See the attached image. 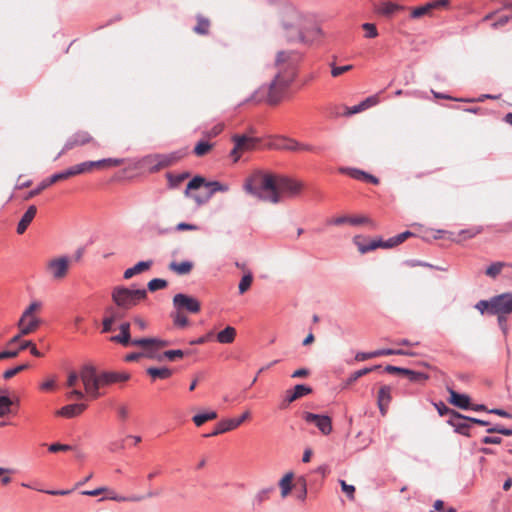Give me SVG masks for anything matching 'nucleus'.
Instances as JSON below:
<instances>
[{"label": "nucleus", "mask_w": 512, "mask_h": 512, "mask_svg": "<svg viewBox=\"0 0 512 512\" xmlns=\"http://www.w3.org/2000/svg\"><path fill=\"white\" fill-rule=\"evenodd\" d=\"M300 59V55L292 50L279 51L276 55L275 65L279 72L275 75L268 88L261 87L255 91L247 100L258 102L261 100L260 93H267V101L270 104H277L283 98L284 92L294 79V68Z\"/></svg>", "instance_id": "f257e3e1"}, {"label": "nucleus", "mask_w": 512, "mask_h": 512, "mask_svg": "<svg viewBox=\"0 0 512 512\" xmlns=\"http://www.w3.org/2000/svg\"><path fill=\"white\" fill-rule=\"evenodd\" d=\"M275 180L276 174L256 169L245 179L243 190L259 201L278 204L279 195L276 190Z\"/></svg>", "instance_id": "f03ea898"}, {"label": "nucleus", "mask_w": 512, "mask_h": 512, "mask_svg": "<svg viewBox=\"0 0 512 512\" xmlns=\"http://www.w3.org/2000/svg\"><path fill=\"white\" fill-rule=\"evenodd\" d=\"M290 21L285 22V27L298 25L294 34L289 35L292 40H299L304 44L318 43L324 36L322 29L313 22L311 16L305 15L298 10L289 12Z\"/></svg>", "instance_id": "7ed1b4c3"}, {"label": "nucleus", "mask_w": 512, "mask_h": 512, "mask_svg": "<svg viewBox=\"0 0 512 512\" xmlns=\"http://www.w3.org/2000/svg\"><path fill=\"white\" fill-rule=\"evenodd\" d=\"M111 297L119 309L130 310L147 297V290L116 286L112 290Z\"/></svg>", "instance_id": "20e7f679"}, {"label": "nucleus", "mask_w": 512, "mask_h": 512, "mask_svg": "<svg viewBox=\"0 0 512 512\" xmlns=\"http://www.w3.org/2000/svg\"><path fill=\"white\" fill-rule=\"evenodd\" d=\"M181 157L182 153L179 151L169 154H149L138 161V167L141 169H147L149 172L154 173L163 168L169 167Z\"/></svg>", "instance_id": "39448f33"}, {"label": "nucleus", "mask_w": 512, "mask_h": 512, "mask_svg": "<svg viewBox=\"0 0 512 512\" xmlns=\"http://www.w3.org/2000/svg\"><path fill=\"white\" fill-rule=\"evenodd\" d=\"M80 379L83 382L85 391L92 398H98L101 395L99 392V388L102 385L101 374L97 375L96 370L93 366H83L80 371Z\"/></svg>", "instance_id": "423d86ee"}, {"label": "nucleus", "mask_w": 512, "mask_h": 512, "mask_svg": "<svg viewBox=\"0 0 512 512\" xmlns=\"http://www.w3.org/2000/svg\"><path fill=\"white\" fill-rule=\"evenodd\" d=\"M276 190L279 195V203L283 201L285 196L295 197L300 194L303 184L295 179L287 176L276 174Z\"/></svg>", "instance_id": "0eeeda50"}, {"label": "nucleus", "mask_w": 512, "mask_h": 512, "mask_svg": "<svg viewBox=\"0 0 512 512\" xmlns=\"http://www.w3.org/2000/svg\"><path fill=\"white\" fill-rule=\"evenodd\" d=\"M231 139L234 143V148L231 150L230 156L234 163L239 161L241 153L254 150L260 142L259 138L245 134H234Z\"/></svg>", "instance_id": "6e6552de"}, {"label": "nucleus", "mask_w": 512, "mask_h": 512, "mask_svg": "<svg viewBox=\"0 0 512 512\" xmlns=\"http://www.w3.org/2000/svg\"><path fill=\"white\" fill-rule=\"evenodd\" d=\"M70 258L67 255L53 257L46 263V271L54 280L64 279L70 269Z\"/></svg>", "instance_id": "1a4fd4ad"}, {"label": "nucleus", "mask_w": 512, "mask_h": 512, "mask_svg": "<svg viewBox=\"0 0 512 512\" xmlns=\"http://www.w3.org/2000/svg\"><path fill=\"white\" fill-rule=\"evenodd\" d=\"M173 306L178 311L198 313L201 309L200 302L187 294L178 293L173 297Z\"/></svg>", "instance_id": "9d476101"}, {"label": "nucleus", "mask_w": 512, "mask_h": 512, "mask_svg": "<svg viewBox=\"0 0 512 512\" xmlns=\"http://www.w3.org/2000/svg\"><path fill=\"white\" fill-rule=\"evenodd\" d=\"M512 313V293H502L492 297L491 315H508Z\"/></svg>", "instance_id": "9b49d317"}, {"label": "nucleus", "mask_w": 512, "mask_h": 512, "mask_svg": "<svg viewBox=\"0 0 512 512\" xmlns=\"http://www.w3.org/2000/svg\"><path fill=\"white\" fill-rule=\"evenodd\" d=\"M303 419L309 424H314L324 435H328L332 432L331 418L327 415L304 412Z\"/></svg>", "instance_id": "f8f14e48"}, {"label": "nucleus", "mask_w": 512, "mask_h": 512, "mask_svg": "<svg viewBox=\"0 0 512 512\" xmlns=\"http://www.w3.org/2000/svg\"><path fill=\"white\" fill-rule=\"evenodd\" d=\"M447 423L454 428L455 432L464 436H470V417L464 416L458 412H453L452 416L447 420Z\"/></svg>", "instance_id": "ddd939ff"}, {"label": "nucleus", "mask_w": 512, "mask_h": 512, "mask_svg": "<svg viewBox=\"0 0 512 512\" xmlns=\"http://www.w3.org/2000/svg\"><path fill=\"white\" fill-rule=\"evenodd\" d=\"M377 103H378V97L376 95H373V96L367 97L366 99H364L357 105H354L352 107H345V111L343 113H340L339 111L335 110V111H332L331 114L334 117H338L340 115L352 116V115L362 112L370 107L375 106Z\"/></svg>", "instance_id": "4468645a"}, {"label": "nucleus", "mask_w": 512, "mask_h": 512, "mask_svg": "<svg viewBox=\"0 0 512 512\" xmlns=\"http://www.w3.org/2000/svg\"><path fill=\"white\" fill-rule=\"evenodd\" d=\"M312 392L311 387L304 384H297L293 389H289L285 393V397L282 401L281 407L285 408L297 399L308 395Z\"/></svg>", "instance_id": "2eb2a0df"}, {"label": "nucleus", "mask_w": 512, "mask_h": 512, "mask_svg": "<svg viewBox=\"0 0 512 512\" xmlns=\"http://www.w3.org/2000/svg\"><path fill=\"white\" fill-rule=\"evenodd\" d=\"M69 178L66 174V170L55 173L51 175L49 178L44 179L35 189L31 190L28 195L26 196V199H30L38 195L42 190L46 189L50 185L60 181L65 180Z\"/></svg>", "instance_id": "dca6fc26"}, {"label": "nucleus", "mask_w": 512, "mask_h": 512, "mask_svg": "<svg viewBox=\"0 0 512 512\" xmlns=\"http://www.w3.org/2000/svg\"><path fill=\"white\" fill-rule=\"evenodd\" d=\"M42 321L36 315H32L28 318H24L21 316L18 321L19 330H21L22 335H29L37 330V328L41 325Z\"/></svg>", "instance_id": "f3484780"}, {"label": "nucleus", "mask_w": 512, "mask_h": 512, "mask_svg": "<svg viewBox=\"0 0 512 512\" xmlns=\"http://www.w3.org/2000/svg\"><path fill=\"white\" fill-rule=\"evenodd\" d=\"M90 141H92V137L87 132H77L68 138L63 147V150L59 155L67 150H70L76 146L84 145Z\"/></svg>", "instance_id": "a211bd4d"}, {"label": "nucleus", "mask_w": 512, "mask_h": 512, "mask_svg": "<svg viewBox=\"0 0 512 512\" xmlns=\"http://www.w3.org/2000/svg\"><path fill=\"white\" fill-rule=\"evenodd\" d=\"M120 334L112 336L110 341L119 343L123 346L133 345V340H131L130 335V323L123 322L120 326Z\"/></svg>", "instance_id": "6ab92c4d"}, {"label": "nucleus", "mask_w": 512, "mask_h": 512, "mask_svg": "<svg viewBox=\"0 0 512 512\" xmlns=\"http://www.w3.org/2000/svg\"><path fill=\"white\" fill-rule=\"evenodd\" d=\"M270 147L277 150L298 151V148L301 146L300 143L294 139L279 137L271 142Z\"/></svg>", "instance_id": "aec40b11"}, {"label": "nucleus", "mask_w": 512, "mask_h": 512, "mask_svg": "<svg viewBox=\"0 0 512 512\" xmlns=\"http://www.w3.org/2000/svg\"><path fill=\"white\" fill-rule=\"evenodd\" d=\"M391 387L390 386H382L378 391V407L380 410V413L384 416L387 412V407L389 403L391 402L392 396H391Z\"/></svg>", "instance_id": "412c9836"}, {"label": "nucleus", "mask_w": 512, "mask_h": 512, "mask_svg": "<svg viewBox=\"0 0 512 512\" xmlns=\"http://www.w3.org/2000/svg\"><path fill=\"white\" fill-rule=\"evenodd\" d=\"M206 187H208L210 191L205 198H200L199 196L196 195L192 196L198 204L205 203L216 192H227L229 190V186L227 184H223L218 181L207 182Z\"/></svg>", "instance_id": "4be33fe9"}, {"label": "nucleus", "mask_w": 512, "mask_h": 512, "mask_svg": "<svg viewBox=\"0 0 512 512\" xmlns=\"http://www.w3.org/2000/svg\"><path fill=\"white\" fill-rule=\"evenodd\" d=\"M353 242L362 254L368 253L377 248H383V240L381 238L371 240L367 243H362L361 236L357 235L353 238Z\"/></svg>", "instance_id": "5701e85b"}, {"label": "nucleus", "mask_w": 512, "mask_h": 512, "mask_svg": "<svg viewBox=\"0 0 512 512\" xmlns=\"http://www.w3.org/2000/svg\"><path fill=\"white\" fill-rule=\"evenodd\" d=\"M36 213H37L36 206L31 205L28 207V209L25 211V213L21 217L20 221L18 222V225H17V233L18 234H23L26 231V229L28 228L30 223L33 221Z\"/></svg>", "instance_id": "b1692460"}, {"label": "nucleus", "mask_w": 512, "mask_h": 512, "mask_svg": "<svg viewBox=\"0 0 512 512\" xmlns=\"http://www.w3.org/2000/svg\"><path fill=\"white\" fill-rule=\"evenodd\" d=\"M448 392L450 394V403L454 406L461 409H469L470 408V398L466 394H460L453 389L449 388Z\"/></svg>", "instance_id": "393cba45"}, {"label": "nucleus", "mask_w": 512, "mask_h": 512, "mask_svg": "<svg viewBox=\"0 0 512 512\" xmlns=\"http://www.w3.org/2000/svg\"><path fill=\"white\" fill-rule=\"evenodd\" d=\"M129 374L126 372H103L101 373L102 385H108L116 382H124L129 379Z\"/></svg>", "instance_id": "a878e982"}, {"label": "nucleus", "mask_w": 512, "mask_h": 512, "mask_svg": "<svg viewBox=\"0 0 512 512\" xmlns=\"http://www.w3.org/2000/svg\"><path fill=\"white\" fill-rule=\"evenodd\" d=\"M86 407L83 403L66 405L57 411V415L72 418L82 413Z\"/></svg>", "instance_id": "bb28decb"}, {"label": "nucleus", "mask_w": 512, "mask_h": 512, "mask_svg": "<svg viewBox=\"0 0 512 512\" xmlns=\"http://www.w3.org/2000/svg\"><path fill=\"white\" fill-rule=\"evenodd\" d=\"M107 312L110 313L109 316L104 317L102 321V332L108 333L112 331V326L115 323L116 320L120 319L122 317V314L120 311L116 310L113 307L107 308Z\"/></svg>", "instance_id": "cd10ccee"}, {"label": "nucleus", "mask_w": 512, "mask_h": 512, "mask_svg": "<svg viewBox=\"0 0 512 512\" xmlns=\"http://www.w3.org/2000/svg\"><path fill=\"white\" fill-rule=\"evenodd\" d=\"M152 264H153L152 260L140 261L136 265H134L133 267L126 269L124 271L123 277H124V279H130L134 275L148 270L152 266Z\"/></svg>", "instance_id": "c85d7f7f"}, {"label": "nucleus", "mask_w": 512, "mask_h": 512, "mask_svg": "<svg viewBox=\"0 0 512 512\" xmlns=\"http://www.w3.org/2000/svg\"><path fill=\"white\" fill-rule=\"evenodd\" d=\"M93 168H96L94 161H85L66 169V174L68 175V177H71L78 174L89 172Z\"/></svg>", "instance_id": "c756f323"}, {"label": "nucleus", "mask_w": 512, "mask_h": 512, "mask_svg": "<svg viewBox=\"0 0 512 512\" xmlns=\"http://www.w3.org/2000/svg\"><path fill=\"white\" fill-rule=\"evenodd\" d=\"M404 9V6L402 5H399V4H396V3H393V2H390V1H385V2H382L378 8H377V12L381 15H384V16H387V17H390L392 16L395 12L397 11H400V10H403Z\"/></svg>", "instance_id": "7c9ffc66"}, {"label": "nucleus", "mask_w": 512, "mask_h": 512, "mask_svg": "<svg viewBox=\"0 0 512 512\" xmlns=\"http://www.w3.org/2000/svg\"><path fill=\"white\" fill-rule=\"evenodd\" d=\"M236 336V329L232 326H227L217 333V341L221 344H230L234 341Z\"/></svg>", "instance_id": "2f4dec72"}, {"label": "nucleus", "mask_w": 512, "mask_h": 512, "mask_svg": "<svg viewBox=\"0 0 512 512\" xmlns=\"http://www.w3.org/2000/svg\"><path fill=\"white\" fill-rule=\"evenodd\" d=\"M274 491H275V487L274 486H269V487H265V488L260 489L255 494V496L253 497L252 505L254 507L261 506V504L263 502H265L266 500L269 499L270 494L273 493Z\"/></svg>", "instance_id": "473e14b6"}, {"label": "nucleus", "mask_w": 512, "mask_h": 512, "mask_svg": "<svg viewBox=\"0 0 512 512\" xmlns=\"http://www.w3.org/2000/svg\"><path fill=\"white\" fill-rule=\"evenodd\" d=\"M233 429H235V426L232 419H224L217 424L216 428L211 433L206 434L205 437L217 436Z\"/></svg>", "instance_id": "72a5a7b5"}, {"label": "nucleus", "mask_w": 512, "mask_h": 512, "mask_svg": "<svg viewBox=\"0 0 512 512\" xmlns=\"http://www.w3.org/2000/svg\"><path fill=\"white\" fill-rule=\"evenodd\" d=\"M139 346L143 348V351H142L143 357L157 360V361H162V354L159 352V349L155 344L139 345Z\"/></svg>", "instance_id": "f704fd0d"}, {"label": "nucleus", "mask_w": 512, "mask_h": 512, "mask_svg": "<svg viewBox=\"0 0 512 512\" xmlns=\"http://www.w3.org/2000/svg\"><path fill=\"white\" fill-rule=\"evenodd\" d=\"M146 372L153 379H167L172 375V371L167 367H149Z\"/></svg>", "instance_id": "c9c22d12"}, {"label": "nucleus", "mask_w": 512, "mask_h": 512, "mask_svg": "<svg viewBox=\"0 0 512 512\" xmlns=\"http://www.w3.org/2000/svg\"><path fill=\"white\" fill-rule=\"evenodd\" d=\"M193 264L190 261H182V262H171L169 264V268L176 272L179 275L188 274L192 270Z\"/></svg>", "instance_id": "e433bc0d"}, {"label": "nucleus", "mask_w": 512, "mask_h": 512, "mask_svg": "<svg viewBox=\"0 0 512 512\" xmlns=\"http://www.w3.org/2000/svg\"><path fill=\"white\" fill-rule=\"evenodd\" d=\"M292 479H293V473L289 472L285 474L279 481V487L281 489V496L285 498L292 489Z\"/></svg>", "instance_id": "4c0bfd02"}, {"label": "nucleus", "mask_w": 512, "mask_h": 512, "mask_svg": "<svg viewBox=\"0 0 512 512\" xmlns=\"http://www.w3.org/2000/svg\"><path fill=\"white\" fill-rule=\"evenodd\" d=\"M148 344H155L158 349L162 347H166L169 345V342L166 340H162L159 338H139L133 340V345H148Z\"/></svg>", "instance_id": "58836bf2"}, {"label": "nucleus", "mask_w": 512, "mask_h": 512, "mask_svg": "<svg viewBox=\"0 0 512 512\" xmlns=\"http://www.w3.org/2000/svg\"><path fill=\"white\" fill-rule=\"evenodd\" d=\"M381 366L380 365H374L372 367H365L363 369H360V370H357L355 372H353L347 379L346 381V385H351L352 383H354L357 379H359L360 377L374 371V370H377L379 369Z\"/></svg>", "instance_id": "ea45409f"}, {"label": "nucleus", "mask_w": 512, "mask_h": 512, "mask_svg": "<svg viewBox=\"0 0 512 512\" xmlns=\"http://www.w3.org/2000/svg\"><path fill=\"white\" fill-rule=\"evenodd\" d=\"M217 418V413L215 411H210L206 413H200L193 416V422L196 426L203 425L206 421L213 420Z\"/></svg>", "instance_id": "a19ab883"}, {"label": "nucleus", "mask_w": 512, "mask_h": 512, "mask_svg": "<svg viewBox=\"0 0 512 512\" xmlns=\"http://www.w3.org/2000/svg\"><path fill=\"white\" fill-rule=\"evenodd\" d=\"M209 26H210V22L208 19H206L202 16H198L197 17V25L194 27V31L197 34L205 35L208 33Z\"/></svg>", "instance_id": "79ce46f5"}, {"label": "nucleus", "mask_w": 512, "mask_h": 512, "mask_svg": "<svg viewBox=\"0 0 512 512\" xmlns=\"http://www.w3.org/2000/svg\"><path fill=\"white\" fill-rule=\"evenodd\" d=\"M339 171L343 174L349 175L350 177H352L356 180H362V181H363L365 173H366L365 171H362L360 169L350 168V167H341L339 169Z\"/></svg>", "instance_id": "37998d69"}, {"label": "nucleus", "mask_w": 512, "mask_h": 512, "mask_svg": "<svg viewBox=\"0 0 512 512\" xmlns=\"http://www.w3.org/2000/svg\"><path fill=\"white\" fill-rule=\"evenodd\" d=\"M13 401L6 395L0 396V417H4L11 411Z\"/></svg>", "instance_id": "c03bdc74"}, {"label": "nucleus", "mask_w": 512, "mask_h": 512, "mask_svg": "<svg viewBox=\"0 0 512 512\" xmlns=\"http://www.w3.org/2000/svg\"><path fill=\"white\" fill-rule=\"evenodd\" d=\"M505 265L506 263L504 262H494L489 267H487L485 273L487 276L491 278H496L500 274Z\"/></svg>", "instance_id": "a18cd8bd"}, {"label": "nucleus", "mask_w": 512, "mask_h": 512, "mask_svg": "<svg viewBox=\"0 0 512 512\" xmlns=\"http://www.w3.org/2000/svg\"><path fill=\"white\" fill-rule=\"evenodd\" d=\"M376 354H377V357L388 356V355H404V356L412 355V353H410L409 351L403 350V349H390V348L376 350Z\"/></svg>", "instance_id": "49530a36"}, {"label": "nucleus", "mask_w": 512, "mask_h": 512, "mask_svg": "<svg viewBox=\"0 0 512 512\" xmlns=\"http://www.w3.org/2000/svg\"><path fill=\"white\" fill-rule=\"evenodd\" d=\"M253 281V276L251 272L246 273L240 280L238 289L239 293L243 294L245 293L251 286Z\"/></svg>", "instance_id": "de8ad7c7"}, {"label": "nucleus", "mask_w": 512, "mask_h": 512, "mask_svg": "<svg viewBox=\"0 0 512 512\" xmlns=\"http://www.w3.org/2000/svg\"><path fill=\"white\" fill-rule=\"evenodd\" d=\"M475 309H477L482 315L485 313H488L491 315L492 311V297L489 300H480L478 301L475 306Z\"/></svg>", "instance_id": "09e8293b"}, {"label": "nucleus", "mask_w": 512, "mask_h": 512, "mask_svg": "<svg viewBox=\"0 0 512 512\" xmlns=\"http://www.w3.org/2000/svg\"><path fill=\"white\" fill-rule=\"evenodd\" d=\"M206 181L201 176H195L192 180L189 181L187 188H186V194L189 195L190 190H196L199 189L202 186H206Z\"/></svg>", "instance_id": "8fccbe9b"}, {"label": "nucleus", "mask_w": 512, "mask_h": 512, "mask_svg": "<svg viewBox=\"0 0 512 512\" xmlns=\"http://www.w3.org/2000/svg\"><path fill=\"white\" fill-rule=\"evenodd\" d=\"M94 164L96 167H103V166H120L123 164V159L119 158H105L101 160L94 161Z\"/></svg>", "instance_id": "3c124183"}, {"label": "nucleus", "mask_w": 512, "mask_h": 512, "mask_svg": "<svg viewBox=\"0 0 512 512\" xmlns=\"http://www.w3.org/2000/svg\"><path fill=\"white\" fill-rule=\"evenodd\" d=\"M291 10H295V9H294V8H290V9H288V10L286 11L285 19H284V21H283V29H284V32H285V37L287 38V40H288V41H290V42H299V40H292V39H290V37H289V35H291V34H294V33H295L296 28L298 27V25H295V24H294L292 27H289V28H286V27H285V22H287V21H290V20H291V19H290V16H289V12H290Z\"/></svg>", "instance_id": "603ef678"}, {"label": "nucleus", "mask_w": 512, "mask_h": 512, "mask_svg": "<svg viewBox=\"0 0 512 512\" xmlns=\"http://www.w3.org/2000/svg\"><path fill=\"white\" fill-rule=\"evenodd\" d=\"M167 285L168 282L165 279L154 278L148 282L147 288L149 291L154 292L159 289H164L165 287H167Z\"/></svg>", "instance_id": "864d4df0"}, {"label": "nucleus", "mask_w": 512, "mask_h": 512, "mask_svg": "<svg viewBox=\"0 0 512 512\" xmlns=\"http://www.w3.org/2000/svg\"><path fill=\"white\" fill-rule=\"evenodd\" d=\"M29 367V365L27 363H23V364H20V365H17L13 368H10V369H7L4 373H3V378L5 380H8L12 377H14L16 374L24 371L25 369H27Z\"/></svg>", "instance_id": "5fc2aeb1"}, {"label": "nucleus", "mask_w": 512, "mask_h": 512, "mask_svg": "<svg viewBox=\"0 0 512 512\" xmlns=\"http://www.w3.org/2000/svg\"><path fill=\"white\" fill-rule=\"evenodd\" d=\"M405 375L409 378V380L411 382H422V381H425L428 379L427 374H425L423 372H419V371L410 370V369H407V372L405 373Z\"/></svg>", "instance_id": "6e6d98bb"}, {"label": "nucleus", "mask_w": 512, "mask_h": 512, "mask_svg": "<svg viewBox=\"0 0 512 512\" xmlns=\"http://www.w3.org/2000/svg\"><path fill=\"white\" fill-rule=\"evenodd\" d=\"M173 323L176 327L184 328L188 325L189 320L188 318L181 313V311H178L176 313L172 314Z\"/></svg>", "instance_id": "4d7b16f0"}, {"label": "nucleus", "mask_w": 512, "mask_h": 512, "mask_svg": "<svg viewBox=\"0 0 512 512\" xmlns=\"http://www.w3.org/2000/svg\"><path fill=\"white\" fill-rule=\"evenodd\" d=\"M211 148L212 145L209 142L199 141L194 148V153L197 156H204L206 153L210 151Z\"/></svg>", "instance_id": "13d9d810"}, {"label": "nucleus", "mask_w": 512, "mask_h": 512, "mask_svg": "<svg viewBox=\"0 0 512 512\" xmlns=\"http://www.w3.org/2000/svg\"><path fill=\"white\" fill-rule=\"evenodd\" d=\"M189 352H185L183 350L177 349V350H167L164 353H162V360L164 358H167L170 361L175 360L176 358H182L184 355L188 354Z\"/></svg>", "instance_id": "bf43d9fd"}, {"label": "nucleus", "mask_w": 512, "mask_h": 512, "mask_svg": "<svg viewBox=\"0 0 512 512\" xmlns=\"http://www.w3.org/2000/svg\"><path fill=\"white\" fill-rule=\"evenodd\" d=\"M431 10H432V5H430L428 2L423 6L414 8L411 12V17L412 18L422 17V16L426 15L427 13H429Z\"/></svg>", "instance_id": "052dcab7"}, {"label": "nucleus", "mask_w": 512, "mask_h": 512, "mask_svg": "<svg viewBox=\"0 0 512 512\" xmlns=\"http://www.w3.org/2000/svg\"><path fill=\"white\" fill-rule=\"evenodd\" d=\"M339 483L342 491L347 495L349 500L353 501L355 499V486L346 483L344 480H339Z\"/></svg>", "instance_id": "680f3d73"}, {"label": "nucleus", "mask_w": 512, "mask_h": 512, "mask_svg": "<svg viewBox=\"0 0 512 512\" xmlns=\"http://www.w3.org/2000/svg\"><path fill=\"white\" fill-rule=\"evenodd\" d=\"M330 66H331V75L333 77H338V76L342 75L343 73L350 71L353 68L352 65L336 66L334 63H331Z\"/></svg>", "instance_id": "e2e57ef3"}, {"label": "nucleus", "mask_w": 512, "mask_h": 512, "mask_svg": "<svg viewBox=\"0 0 512 512\" xmlns=\"http://www.w3.org/2000/svg\"><path fill=\"white\" fill-rule=\"evenodd\" d=\"M108 499L113 500V501H117V502H123V501L139 502V501L143 500L144 497L143 496H138V495H134V496H131V497H125V496H120V495H117V494H113V495L108 496Z\"/></svg>", "instance_id": "0e129e2a"}, {"label": "nucleus", "mask_w": 512, "mask_h": 512, "mask_svg": "<svg viewBox=\"0 0 512 512\" xmlns=\"http://www.w3.org/2000/svg\"><path fill=\"white\" fill-rule=\"evenodd\" d=\"M435 408L437 409L440 416L449 415V417L452 416V413L455 412L454 410L450 409L445 403L438 402L434 404Z\"/></svg>", "instance_id": "69168bd1"}, {"label": "nucleus", "mask_w": 512, "mask_h": 512, "mask_svg": "<svg viewBox=\"0 0 512 512\" xmlns=\"http://www.w3.org/2000/svg\"><path fill=\"white\" fill-rule=\"evenodd\" d=\"M363 29L366 31L365 37L367 38H375L378 36V31L375 24L372 23H364L362 25Z\"/></svg>", "instance_id": "338daca9"}, {"label": "nucleus", "mask_w": 512, "mask_h": 512, "mask_svg": "<svg viewBox=\"0 0 512 512\" xmlns=\"http://www.w3.org/2000/svg\"><path fill=\"white\" fill-rule=\"evenodd\" d=\"M41 307V303L38 302V301H33L32 303H30V305L24 310V312L22 313V316H24V318H28L32 315H35V311L40 309Z\"/></svg>", "instance_id": "774afa93"}]
</instances>
